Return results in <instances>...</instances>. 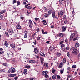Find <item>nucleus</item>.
I'll return each mask as SVG.
<instances>
[{"label": "nucleus", "instance_id": "61", "mask_svg": "<svg viewBox=\"0 0 80 80\" xmlns=\"http://www.w3.org/2000/svg\"><path fill=\"white\" fill-rule=\"evenodd\" d=\"M63 18L64 19H65L66 18V16L64 15L63 16Z\"/></svg>", "mask_w": 80, "mask_h": 80}, {"label": "nucleus", "instance_id": "24", "mask_svg": "<svg viewBox=\"0 0 80 80\" xmlns=\"http://www.w3.org/2000/svg\"><path fill=\"white\" fill-rule=\"evenodd\" d=\"M40 55L42 57H45V54H44L42 52H40Z\"/></svg>", "mask_w": 80, "mask_h": 80}, {"label": "nucleus", "instance_id": "50", "mask_svg": "<svg viewBox=\"0 0 80 80\" xmlns=\"http://www.w3.org/2000/svg\"><path fill=\"white\" fill-rule=\"evenodd\" d=\"M17 2V1L15 0H14L13 1V4H14V3H15Z\"/></svg>", "mask_w": 80, "mask_h": 80}, {"label": "nucleus", "instance_id": "53", "mask_svg": "<svg viewBox=\"0 0 80 80\" xmlns=\"http://www.w3.org/2000/svg\"><path fill=\"white\" fill-rule=\"evenodd\" d=\"M14 79L15 80H17L18 79V77L16 76L14 77Z\"/></svg>", "mask_w": 80, "mask_h": 80}, {"label": "nucleus", "instance_id": "14", "mask_svg": "<svg viewBox=\"0 0 80 80\" xmlns=\"http://www.w3.org/2000/svg\"><path fill=\"white\" fill-rule=\"evenodd\" d=\"M6 12V10H2L1 11L0 13H1V14H3V13H5Z\"/></svg>", "mask_w": 80, "mask_h": 80}, {"label": "nucleus", "instance_id": "11", "mask_svg": "<svg viewBox=\"0 0 80 80\" xmlns=\"http://www.w3.org/2000/svg\"><path fill=\"white\" fill-rule=\"evenodd\" d=\"M4 46L5 47H8L9 44L7 42V41H5L4 42Z\"/></svg>", "mask_w": 80, "mask_h": 80}, {"label": "nucleus", "instance_id": "3", "mask_svg": "<svg viewBox=\"0 0 80 80\" xmlns=\"http://www.w3.org/2000/svg\"><path fill=\"white\" fill-rule=\"evenodd\" d=\"M10 46L11 48H13V50L15 51V44L12 43L10 45Z\"/></svg>", "mask_w": 80, "mask_h": 80}, {"label": "nucleus", "instance_id": "51", "mask_svg": "<svg viewBox=\"0 0 80 80\" xmlns=\"http://www.w3.org/2000/svg\"><path fill=\"white\" fill-rule=\"evenodd\" d=\"M33 43L34 44V45H36V44H37V41L35 40V42H33Z\"/></svg>", "mask_w": 80, "mask_h": 80}, {"label": "nucleus", "instance_id": "39", "mask_svg": "<svg viewBox=\"0 0 80 80\" xmlns=\"http://www.w3.org/2000/svg\"><path fill=\"white\" fill-rule=\"evenodd\" d=\"M49 16V15L47 14H45L44 15V17H45V18H48V17Z\"/></svg>", "mask_w": 80, "mask_h": 80}, {"label": "nucleus", "instance_id": "59", "mask_svg": "<svg viewBox=\"0 0 80 80\" xmlns=\"http://www.w3.org/2000/svg\"><path fill=\"white\" fill-rule=\"evenodd\" d=\"M69 49H70V48H69V47H67L66 48V50H69Z\"/></svg>", "mask_w": 80, "mask_h": 80}, {"label": "nucleus", "instance_id": "31", "mask_svg": "<svg viewBox=\"0 0 80 80\" xmlns=\"http://www.w3.org/2000/svg\"><path fill=\"white\" fill-rule=\"evenodd\" d=\"M60 15L62 17L63 15V11H60Z\"/></svg>", "mask_w": 80, "mask_h": 80}, {"label": "nucleus", "instance_id": "43", "mask_svg": "<svg viewBox=\"0 0 80 80\" xmlns=\"http://www.w3.org/2000/svg\"><path fill=\"white\" fill-rule=\"evenodd\" d=\"M24 18H25V17H20V19H21V20H24Z\"/></svg>", "mask_w": 80, "mask_h": 80}, {"label": "nucleus", "instance_id": "47", "mask_svg": "<svg viewBox=\"0 0 80 80\" xmlns=\"http://www.w3.org/2000/svg\"><path fill=\"white\" fill-rule=\"evenodd\" d=\"M0 17L1 19H3V18H4L3 16L2 15H1Z\"/></svg>", "mask_w": 80, "mask_h": 80}, {"label": "nucleus", "instance_id": "23", "mask_svg": "<svg viewBox=\"0 0 80 80\" xmlns=\"http://www.w3.org/2000/svg\"><path fill=\"white\" fill-rule=\"evenodd\" d=\"M62 67H63V63H62V62H61L60 64V65L58 67V68H62Z\"/></svg>", "mask_w": 80, "mask_h": 80}, {"label": "nucleus", "instance_id": "56", "mask_svg": "<svg viewBox=\"0 0 80 80\" xmlns=\"http://www.w3.org/2000/svg\"><path fill=\"white\" fill-rule=\"evenodd\" d=\"M65 42H68V39L67 38L65 39Z\"/></svg>", "mask_w": 80, "mask_h": 80}, {"label": "nucleus", "instance_id": "7", "mask_svg": "<svg viewBox=\"0 0 80 80\" xmlns=\"http://www.w3.org/2000/svg\"><path fill=\"white\" fill-rule=\"evenodd\" d=\"M34 53L36 54H38V49L37 48H34Z\"/></svg>", "mask_w": 80, "mask_h": 80}, {"label": "nucleus", "instance_id": "52", "mask_svg": "<svg viewBox=\"0 0 80 80\" xmlns=\"http://www.w3.org/2000/svg\"><path fill=\"white\" fill-rule=\"evenodd\" d=\"M77 39H78V38H74L73 39V40L74 41H75V40H77Z\"/></svg>", "mask_w": 80, "mask_h": 80}, {"label": "nucleus", "instance_id": "32", "mask_svg": "<svg viewBox=\"0 0 80 80\" xmlns=\"http://www.w3.org/2000/svg\"><path fill=\"white\" fill-rule=\"evenodd\" d=\"M79 44H78V43H76L75 44V47L76 48H77L78 47H79Z\"/></svg>", "mask_w": 80, "mask_h": 80}, {"label": "nucleus", "instance_id": "63", "mask_svg": "<svg viewBox=\"0 0 80 80\" xmlns=\"http://www.w3.org/2000/svg\"><path fill=\"white\" fill-rule=\"evenodd\" d=\"M54 27V26L53 25H52L51 26V28H53Z\"/></svg>", "mask_w": 80, "mask_h": 80}, {"label": "nucleus", "instance_id": "36", "mask_svg": "<svg viewBox=\"0 0 80 80\" xmlns=\"http://www.w3.org/2000/svg\"><path fill=\"white\" fill-rule=\"evenodd\" d=\"M55 71H56V70L55 69H54L52 68V73H54L55 72Z\"/></svg>", "mask_w": 80, "mask_h": 80}, {"label": "nucleus", "instance_id": "5", "mask_svg": "<svg viewBox=\"0 0 80 80\" xmlns=\"http://www.w3.org/2000/svg\"><path fill=\"white\" fill-rule=\"evenodd\" d=\"M8 32H9V35H12L13 33V30L12 29H9L8 31Z\"/></svg>", "mask_w": 80, "mask_h": 80}, {"label": "nucleus", "instance_id": "15", "mask_svg": "<svg viewBox=\"0 0 80 80\" xmlns=\"http://www.w3.org/2000/svg\"><path fill=\"white\" fill-rule=\"evenodd\" d=\"M29 62L30 63H33L35 62V60H30Z\"/></svg>", "mask_w": 80, "mask_h": 80}, {"label": "nucleus", "instance_id": "1", "mask_svg": "<svg viewBox=\"0 0 80 80\" xmlns=\"http://www.w3.org/2000/svg\"><path fill=\"white\" fill-rule=\"evenodd\" d=\"M71 50L72 52L73 53H74L75 54H77L78 53H79V51L77 49V48H71Z\"/></svg>", "mask_w": 80, "mask_h": 80}, {"label": "nucleus", "instance_id": "26", "mask_svg": "<svg viewBox=\"0 0 80 80\" xmlns=\"http://www.w3.org/2000/svg\"><path fill=\"white\" fill-rule=\"evenodd\" d=\"M24 75H26L27 73V69H24Z\"/></svg>", "mask_w": 80, "mask_h": 80}, {"label": "nucleus", "instance_id": "38", "mask_svg": "<svg viewBox=\"0 0 80 80\" xmlns=\"http://www.w3.org/2000/svg\"><path fill=\"white\" fill-rule=\"evenodd\" d=\"M27 33H25L24 36V38H27Z\"/></svg>", "mask_w": 80, "mask_h": 80}, {"label": "nucleus", "instance_id": "13", "mask_svg": "<svg viewBox=\"0 0 80 80\" xmlns=\"http://www.w3.org/2000/svg\"><path fill=\"white\" fill-rule=\"evenodd\" d=\"M15 69L14 68L11 70V72L12 73H15Z\"/></svg>", "mask_w": 80, "mask_h": 80}, {"label": "nucleus", "instance_id": "16", "mask_svg": "<svg viewBox=\"0 0 80 80\" xmlns=\"http://www.w3.org/2000/svg\"><path fill=\"white\" fill-rule=\"evenodd\" d=\"M66 27L65 26H63L62 27V32H65V30H66Z\"/></svg>", "mask_w": 80, "mask_h": 80}, {"label": "nucleus", "instance_id": "34", "mask_svg": "<svg viewBox=\"0 0 80 80\" xmlns=\"http://www.w3.org/2000/svg\"><path fill=\"white\" fill-rule=\"evenodd\" d=\"M43 61H44V59L43 58L41 59V62L42 64H43Z\"/></svg>", "mask_w": 80, "mask_h": 80}, {"label": "nucleus", "instance_id": "21", "mask_svg": "<svg viewBox=\"0 0 80 80\" xmlns=\"http://www.w3.org/2000/svg\"><path fill=\"white\" fill-rule=\"evenodd\" d=\"M3 66H5V67H8V63H6V62H4L3 63Z\"/></svg>", "mask_w": 80, "mask_h": 80}, {"label": "nucleus", "instance_id": "58", "mask_svg": "<svg viewBox=\"0 0 80 80\" xmlns=\"http://www.w3.org/2000/svg\"><path fill=\"white\" fill-rule=\"evenodd\" d=\"M65 46V45L62 44L61 46V47H64Z\"/></svg>", "mask_w": 80, "mask_h": 80}, {"label": "nucleus", "instance_id": "4", "mask_svg": "<svg viewBox=\"0 0 80 80\" xmlns=\"http://www.w3.org/2000/svg\"><path fill=\"white\" fill-rule=\"evenodd\" d=\"M30 4H27L25 6V8H27L28 9V10H30V9H32V6H29L28 7V5H30Z\"/></svg>", "mask_w": 80, "mask_h": 80}, {"label": "nucleus", "instance_id": "60", "mask_svg": "<svg viewBox=\"0 0 80 80\" xmlns=\"http://www.w3.org/2000/svg\"><path fill=\"white\" fill-rule=\"evenodd\" d=\"M37 38L38 40H39L40 39V37H38Z\"/></svg>", "mask_w": 80, "mask_h": 80}, {"label": "nucleus", "instance_id": "37", "mask_svg": "<svg viewBox=\"0 0 80 80\" xmlns=\"http://www.w3.org/2000/svg\"><path fill=\"white\" fill-rule=\"evenodd\" d=\"M5 52V51H2L0 52V55H2V54H3Z\"/></svg>", "mask_w": 80, "mask_h": 80}, {"label": "nucleus", "instance_id": "35", "mask_svg": "<svg viewBox=\"0 0 80 80\" xmlns=\"http://www.w3.org/2000/svg\"><path fill=\"white\" fill-rule=\"evenodd\" d=\"M64 23H65V24L68 25V23H69V22H68V21L66 20L64 21Z\"/></svg>", "mask_w": 80, "mask_h": 80}, {"label": "nucleus", "instance_id": "48", "mask_svg": "<svg viewBox=\"0 0 80 80\" xmlns=\"http://www.w3.org/2000/svg\"><path fill=\"white\" fill-rule=\"evenodd\" d=\"M63 70H64V69H63V70H60V73H61V74L63 73Z\"/></svg>", "mask_w": 80, "mask_h": 80}, {"label": "nucleus", "instance_id": "44", "mask_svg": "<svg viewBox=\"0 0 80 80\" xmlns=\"http://www.w3.org/2000/svg\"><path fill=\"white\" fill-rule=\"evenodd\" d=\"M44 10L45 12H47V8L44 7Z\"/></svg>", "mask_w": 80, "mask_h": 80}, {"label": "nucleus", "instance_id": "40", "mask_svg": "<svg viewBox=\"0 0 80 80\" xmlns=\"http://www.w3.org/2000/svg\"><path fill=\"white\" fill-rule=\"evenodd\" d=\"M45 77L46 78H48V77H49V76H48V74H46L45 75Z\"/></svg>", "mask_w": 80, "mask_h": 80}, {"label": "nucleus", "instance_id": "45", "mask_svg": "<svg viewBox=\"0 0 80 80\" xmlns=\"http://www.w3.org/2000/svg\"><path fill=\"white\" fill-rule=\"evenodd\" d=\"M52 79H55L56 78V76L55 75H53L52 77Z\"/></svg>", "mask_w": 80, "mask_h": 80}, {"label": "nucleus", "instance_id": "19", "mask_svg": "<svg viewBox=\"0 0 80 80\" xmlns=\"http://www.w3.org/2000/svg\"><path fill=\"white\" fill-rule=\"evenodd\" d=\"M52 16L53 18H54L55 17V12H53L52 13Z\"/></svg>", "mask_w": 80, "mask_h": 80}, {"label": "nucleus", "instance_id": "41", "mask_svg": "<svg viewBox=\"0 0 80 80\" xmlns=\"http://www.w3.org/2000/svg\"><path fill=\"white\" fill-rule=\"evenodd\" d=\"M76 65H73L72 66V68H76Z\"/></svg>", "mask_w": 80, "mask_h": 80}, {"label": "nucleus", "instance_id": "18", "mask_svg": "<svg viewBox=\"0 0 80 80\" xmlns=\"http://www.w3.org/2000/svg\"><path fill=\"white\" fill-rule=\"evenodd\" d=\"M52 13V10L50 9L48 11V14L49 15H50V14H51V13Z\"/></svg>", "mask_w": 80, "mask_h": 80}, {"label": "nucleus", "instance_id": "54", "mask_svg": "<svg viewBox=\"0 0 80 80\" xmlns=\"http://www.w3.org/2000/svg\"><path fill=\"white\" fill-rule=\"evenodd\" d=\"M57 78L58 79H60V76L58 75L57 76Z\"/></svg>", "mask_w": 80, "mask_h": 80}, {"label": "nucleus", "instance_id": "62", "mask_svg": "<svg viewBox=\"0 0 80 80\" xmlns=\"http://www.w3.org/2000/svg\"><path fill=\"white\" fill-rule=\"evenodd\" d=\"M46 66L47 67H48V63H46Z\"/></svg>", "mask_w": 80, "mask_h": 80}, {"label": "nucleus", "instance_id": "33", "mask_svg": "<svg viewBox=\"0 0 80 80\" xmlns=\"http://www.w3.org/2000/svg\"><path fill=\"white\" fill-rule=\"evenodd\" d=\"M59 2L60 5H63V2L62 1V0H60Z\"/></svg>", "mask_w": 80, "mask_h": 80}, {"label": "nucleus", "instance_id": "10", "mask_svg": "<svg viewBox=\"0 0 80 80\" xmlns=\"http://www.w3.org/2000/svg\"><path fill=\"white\" fill-rule=\"evenodd\" d=\"M75 37V34H72L70 37V40H72L73 39V37Z\"/></svg>", "mask_w": 80, "mask_h": 80}, {"label": "nucleus", "instance_id": "29", "mask_svg": "<svg viewBox=\"0 0 80 80\" xmlns=\"http://www.w3.org/2000/svg\"><path fill=\"white\" fill-rule=\"evenodd\" d=\"M43 22V25H47V23L45 22H46V21L45 20H44L42 21Z\"/></svg>", "mask_w": 80, "mask_h": 80}, {"label": "nucleus", "instance_id": "25", "mask_svg": "<svg viewBox=\"0 0 80 80\" xmlns=\"http://www.w3.org/2000/svg\"><path fill=\"white\" fill-rule=\"evenodd\" d=\"M49 49L50 51H52V50H54V49H55V47H50Z\"/></svg>", "mask_w": 80, "mask_h": 80}, {"label": "nucleus", "instance_id": "9", "mask_svg": "<svg viewBox=\"0 0 80 80\" xmlns=\"http://www.w3.org/2000/svg\"><path fill=\"white\" fill-rule=\"evenodd\" d=\"M48 73V71H43L42 73V75H45L46 74H47Z\"/></svg>", "mask_w": 80, "mask_h": 80}, {"label": "nucleus", "instance_id": "27", "mask_svg": "<svg viewBox=\"0 0 80 80\" xmlns=\"http://www.w3.org/2000/svg\"><path fill=\"white\" fill-rule=\"evenodd\" d=\"M5 35H6L7 37H9V34H8V32H6L5 33Z\"/></svg>", "mask_w": 80, "mask_h": 80}, {"label": "nucleus", "instance_id": "22", "mask_svg": "<svg viewBox=\"0 0 80 80\" xmlns=\"http://www.w3.org/2000/svg\"><path fill=\"white\" fill-rule=\"evenodd\" d=\"M25 68H27L28 69H29V68H30V66L28 65H26L25 66Z\"/></svg>", "mask_w": 80, "mask_h": 80}, {"label": "nucleus", "instance_id": "6", "mask_svg": "<svg viewBox=\"0 0 80 80\" xmlns=\"http://www.w3.org/2000/svg\"><path fill=\"white\" fill-rule=\"evenodd\" d=\"M16 28L17 30L18 29L19 30H21L22 29V27L20 25L17 24L16 26Z\"/></svg>", "mask_w": 80, "mask_h": 80}, {"label": "nucleus", "instance_id": "42", "mask_svg": "<svg viewBox=\"0 0 80 80\" xmlns=\"http://www.w3.org/2000/svg\"><path fill=\"white\" fill-rule=\"evenodd\" d=\"M14 37H18V34H15L14 36Z\"/></svg>", "mask_w": 80, "mask_h": 80}, {"label": "nucleus", "instance_id": "8", "mask_svg": "<svg viewBox=\"0 0 80 80\" xmlns=\"http://www.w3.org/2000/svg\"><path fill=\"white\" fill-rule=\"evenodd\" d=\"M65 34L60 33L59 34L58 36L59 37H60V38H62L63 37H64V36H65Z\"/></svg>", "mask_w": 80, "mask_h": 80}, {"label": "nucleus", "instance_id": "28", "mask_svg": "<svg viewBox=\"0 0 80 80\" xmlns=\"http://www.w3.org/2000/svg\"><path fill=\"white\" fill-rule=\"evenodd\" d=\"M61 54H62L61 53H58V52L56 53V55H58V57H60V56H61Z\"/></svg>", "mask_w": 80, "mask_h": 80}, {"label": "nucleus", "instance_id": "46", "mask_svg": "<svg viewBox=\"0 0 80 80\" xmlns=\"http://www.w3.org/2000/svg\"><path fill=\"white\" fill-rule=\"evenodd\" d=\"M18 5H20V2L19 1H18V3H17V6Z\"/></svg>", "mask_w": 80, "mask_h": 80}, {"label": "nucleus", "instance_id": "64", "mask_svg": "<svg viewBox=\"0 0 80 80\" xmlns=\"http://www.w3.org/2000/svg\"><path fill=\"white\" fill-rule=\"evenodd\" d=\"M62 43H63V41H61V42H60V44H62Z\"/></svg>", "mask_w": 80, "mask_h": 80}, {"label": "nucleus", "instance_id": "20", "mask_svg": "<svg viewBox=\"0 0 80 80\" xmlns=\"http://www.w3.org/2000/svg\"><path fill=\"white\" fill-rule=\"evenodd\" d=\"M16 75H17L16 74H12L10 75V77H15Z\"/></svg>", "mask_w": 80, "mask_h": 80}, {"label": "nucleus", "instance_id": "2", "mask_svg": "<svg viewBox=\"0 0 80 80\" xmlns=\"http://www.w3.org/2000/svg\"><path fill=\"white\" fill-rule=\"evenodd\" d=\"M29 27L30 28H32V27H33V23L32 22V21L31 20H29Z\"/></svg>", "mask_w": 80, "mask_h": 80}, {"label": "nucleus", "instance_id": "30", "mask_svg": "<svg viewBox=\"0 0 80 80\" xmlns=\"http://www.w3.org/2000/svg\"><path fill=\"white\" fill-rule=\"evenodd\" d=\"M42 33H43V34H47V32H44V30H43L42 29Z\"/></svg>", "mask_w": 80, "mask_h": 80}, {"label": "nucleus", "instance_id": "49", "mask_svg": "<svg viewBox=\"0 0 80 80\" xmlns=\"http://www.w3.org/2000/svg\"><path fill=\"white\" fill-rule=\"evenodd\" d=\"M63 62L64 63H65L66 62V59H63Z\"/></svg>", "mask_w": 80, "mask_h": 80}, {"label": "nucleus", "instance_id": "12", "mask_svg": "<svg viewBox=\"0 0 80 80\" xmlns=\"http://www.w3.org/2000/svg\"><path fill=\"white\" fill-rule=\"evenodd\" d=\"M35 20L37 22H38V23H39L40 22V19L39 18H35Z\"/></svg>", "mask_w": 80, "mask_h": 80}, {"label": "nucleus", "instance_id": "57", "mask_svg": "<svg viewBox=\"0 0 80 80\" xmlns=\"http://www.w3.org/2000/svg\"><path fill=\"white\" fill-rule=\"evenodd\" d=\"M3 50V49L2 48H0V52H2Z\"/></svg>", "mask_w": 80, "mask_h": 80}, {"label": "nucleus", "instance_id": "17", "mask_svg": "<svg viewBox=\"0 0 80 80\" xmlns=\"http://www.w3.org/2000/svg\"><path fill=\"white\" fill-rule=\"evenodd\" d=\"M5 70L4 69H1L0 70V73H3L5 72Z\"/></svg>", "mask_w": 80, "mask_h": 80}, {"label": "nucleus", "instance_id": "55", "mask_svg": "<svg viewBox=\"0 0 80 80\" xmlns=\"http://www.w3.org/2000/svg\"><path fill=\"white\" fill-rule=\"evenodd\" d=\"M67 56H68V57H69V56H70V53H69V52H68L67 54Z\"/></svg>", "mask_w": 80, "mask_h": 80}]
</instances>
